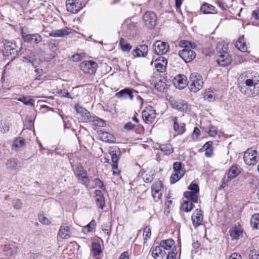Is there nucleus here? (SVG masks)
Instances as JSON below:
<instances>
[{"mask_svg": "<svg viewBox=\"0 0 259 259\" xmlns=\"http://www.w3.org/2000/svg\"><path fill=\"white\" fill-rule=\"evenodd\" d=\"M188 83L190 91L192 92L196 93L203 87V81L202 77L198 73H191Z\"/></svg>", "mask_w": 259, "mask_h": 259, "instance_id": "f257e3e1", "label": "nucleus"}, {"mask_svg": "<svg viewBox=\"0 0 259 259\" xmlns=\"http://www.w3.org/2000/svg\"><path fill=\"white\" fill-rule=\"evenodd\" d=\"M109 153L111 157L112 168L114 169L113 174L117 176L120 172V171L118 169V165L121 156V150L118 147L113 146L110 147Z\"/></svg>", "mask_w": 259, "mask_h": 259, "instance_id": "f03ea898", "label": "nucleus"}, {"mask_svg": "<svg viewBox=\"0 0 259 259\" xmlns=\"http://www.w3.org/2000/svg\"><path fill=\"white\" fill-rule=\"evenodd\" d=\"M188 189L190 191H186L184 193V196L188 199L191 200L194 203L198 201V196L197 194L199 193V186L195 183H191L188 187Z\"/></svg>", "mask_w": 259, "mask_h": 259, "instance_id": "7ed1b4c3", "label": "nucleus"}, {"mask_svg": "<svg viewBox=\"0 0 259 259\" xmlns=\"http://www.w3.org/2000/svg\"><path fill=\"white\" fill-rule=\"evenodd\" d=\"M257 150L248 149L244 153L243 159L244 162L248 165H254L257 161Z\"/></svg>", "mask_w": 259, "mask_h": 259, "instance_id": "20e7f679", "label": "nucleus"}, {"mask_svg": "<svg viewBox=\"0 0 259 259\" xmlns=\"http://www.w3.org/2000/svg\"><path fill=\"white\" fill-rule=\"evenodd\" d=\"M98 68V64L93 61H85L80 63V68L85 73L93 74Z\"/></svg>", "mask_w": 259, "mask_h": 259, "instance_id": "39448f33", "label": "nucleus"}, {"mask_svg": "<svg viewBox=\"0 0 259 259\" xmlns=\"http://www.w3.org/2000/svg\"><path fill=\"white\" fill-rule=\"evenodd\" d=\"M153 52L157 55H162L165 54L169 50V45L168 43L157 40L153 45Z\"/></svg>", "mask_w": 259, "mask_h": 259, "instance_id": "423d86ee", "label": "nucleus"}, {"mask_svg": "<svg viewBox=\"0 0 259 259\" xmlns=\"http://www.w3.org/2000/svg\"><path fill=\"white\" fill-rule=\"evenodd\" d=\"M143 20L145 25L149 28H153L156 25L157 16L153 12H147L144 14Z\"/></svg>", "mask_w": 259, "mask_h": 259, "instance_id": "0eeeda50", "label": "nucleus"}, {"mask_svg": "<svg viewBox=\"0 0 259 259\" xmlns=\"http://www.w3.org/2000/svg\"><path fill=\"white\" fill-rule=\"evenodd\" d=\"M17 49L15 44L6 41L4 44L3 53L5 56L10 57L11 59H14L17 55Z\"/></svg>", "mask_w": 259, "mask_h": 259, "instance_id": "6e6552de", "label": "nucleus"}, {"mask_svg": "<svg viewBox=\"0 0 259 259\" xmlns=\"http://www.w3.org/2000/svg\"><path fill=\"white\" fill-rule=\"evenodd\" d=\"M155 110L151 107H146L142 111V118L146 123H152L155 118Z\"/></svg>", "mask_w": 259, "mask_h": 259, "instance_id": "1a4fd4ad", "label": "nucleus"}, {"mask_svg": "<svg viewBox=\"0 0 259 259\" xmlns=\"http://www.w3.org/2000/svg\"><path fill=\"white\" fill-rule=\"evenodd\" d=\"M179 55L185 62L188 63L195 58L196 53L190 49H183L179 51Z\"/></svg>", "mask_w": 259, "mask_h": 259, "instance_id": "9d476101", "label": "nucleus"}, {"mask_svg": "<svg viewBox=\"0 0 259 259\" xmlns=\"http://www.w3.org/2000/svg\"><path fill=\"white\" fill-rule=\"evenodd\" d=\"M22 37L25 42L38 44L42 41V37L38 33L25 34L22 33Z\"/></svg>", "mask_w": 259, "mask_h": 259, "instance_id": "9b49d317", "label": "nucleus"}, {"mask_svg": "<svg viewBox=\"0 0 259 259\" xmlns=\"http://www.w3.org/2000/svg\"><path fill=\"white\" fill-rule=\"evenodd\" d=\"M259 82V75L256 73L253 74H246L245 76L244 83L248 88L253 87L255 89V85Z\"/></svg>", "mask_w": 259, "mask_h": 259, "instance_id": "f8f14e48", "label": "nucleus"}, {"mask_svg": "<svg viewBox=\"0 0 259 259\" xmlns=\"http://www.w3.org/2000/svg\"><path fill=\"white\" fill-rule=\"evenodd\" d=\"M175 86L179 89H183L188 85L186 76L184 75H178L173 79Z\"/></svg>", "mask_w": 259, "mask_h": 259, "instance_id": "ddd939ff", "label": "nucleus"}, {"mask_svg": "<svg viewBox=\"0 0 259 259\" xmlns=\"http://www.w3.org/2000/svg\"><path fill=\"white\" fill-rule=\"evenodd\" d=\"M203 220V215L201 210L200 209H196L193 212L191 217V220L193 226L195 228L198 227L201 225Z\"/></svg>", "mask_w": 259, "mask_h": 259, "instance_id": "4468645a", "label": "nucleus"}, {"mask_svg": "<svg viewBox=\"0 0 259 259\" xmlns=\"http://www.w3.org/2000/svg\"><path fill=\"white\" fill-rule=\"evenodd\" d=\"M152 255L155 259H166V252L160 245L151 248Z\"/></svg>", "mask_w": 259, "mask_h": 259, "instance_id": "2eb2a0df", "label": "nucleus"}, {"mask_svg": "<svg viewBox=\"0 0 259 259\" xmlns=\"http://www.w3.org/2000/svg\"><path fill=\"white\" fill-rule=\"evenodd\" d=\"M148 51V46L146 45H140L133 50V54L135 57H145L147 55Z\"/></svg>", "mask_w": 259, "mask_h": 259, "instance_id": "dca6fc26", "label": "nucleus"}, {"mask_svg": "<svg viewBox=\"0 0 259 259\" xmlns=\"http://www.w3.org/2000/svg\"><path fill=\"white\" fill-rule=\"evenodd\" d=\"M217 63L221 66H226L229 65L232 62V58L228 53L217 55Z\"/></svg>", "mask_w": 259, "mask_h": 259, "instance_id": "f3484780", "label": "nucleus"}, {"mask_svg": "<svg viewBox=\"0 0 259 259\" xmlns=\"http://www.w3.org/2000/svg\"><path fill=\"white\" fill-rule=\"evenodd\" d=\"M98 135L99 139L102 141L110 143L115 142V137L108 132L100 130L98 132Z\"/></svg>", "mask_w": 259, "mask_h": 259, "instance_id": "a211bd4d", "label": "nucleus"}, {"mask_svg": "<svg viewBox=\"0 0 259 259\" xmlns=\"http://www.w3.org/2000/svg\"><path fill=\"white\" fill-rule=\"evenodd\" d=\"M74 108L78 114H80L83 118V120L85 122H89L91 118V113L84 108L79 106L78 104H75Z\"/></svg>", "mask_w": 259, "mask_h": 259, "instance_id": "6ab92c4d", "label": "nucleus"}, {"mask_svg": "<svg viewBox=\"0 0 259 259\" xmlns=\"http://www.w3.org/2000/svg\"><path fill=\"white\" fill-rule=\"evenodd\" d=\"M71 30L70 28L65 27L61 29L53 30L49 33V35L54 37H62L70 34Z\"/></svg>", "mask_w": 259, "mask_h": 259, "instance_id": "aec40b11", "label": "nucleus"}, {"mask_svg": "<svg viewBox=\"0 0 259 259\" xmlns=\"http://www.w3.org/2000/svg\"><path fill=\"white\" fill-rule=\"evenodd\" d=\"M80 4L76 3L75 0H67L66 7L68 11L75 14L80 9Z\"/></svg>", "mask_w": 259, "mask_h": 259, "instance_id": "412c9836", "label": "nucleus"}, {"mask_svg": "<svg viewBox=\"0 0 259 259\" xmlns=\"http://www.w3.org/2000/svg\"><path fill=\"white\" fill-rule=\"evenodd\" d=\"M174 121L173 128L177 133V135H182L185 132V124L184 123H179L178 117L173 116L171 117Z\"/></svg>", "mask_w": 259, "mask_h": 259, "instance_id": "4be33fe9", "label": "nucleus"}, {"mask_svg": "<svg viewBox=\"0 0 259 259\" xmlns=\"http://www.w3.org/2000/svg\"><path fill=\"white\" fill-rule=\"evenodd\" d=\"M229 233L232 239H238L242 234L243 230L240 225H235L230 229Z\"/></svg>", "mask_w": 259, "mask_h": 259, "instance_id": "5701e85b", "label": "nucleus"}, {"mask_svg": "<svg viewBox=\"0 0 259 259\" xmlns=\"http://www.w3.org/2000/svg\"><path fill=\"white\" fill-rule=\"evenodd\" d=\"M70 228L66 224L61 226L59 230L58 235L63 239H67L70 237Z\"/></svg>", "mask_w": 259, "mask_h": 259, "instance_id": "b1692460", "label": "nucleus"}, {"mask_svg": "<svg viewBox=\"0 0 259 259\" xmlns=\"http://www.w3.org/2000/svg\"><path fill=\"white\" fill-rule=\"evenodd\" d=\"M171 105L172 108L182 112H186L189 109L188 104L183 101H171Z\"/></svg>", "mask_w": 259, "mask_h": 259, "instance_id": "393cba45", "label": "nucleus"}, {"mask_svg": "<svg viewBox=\"0 0 259 259\" xmlns=\"http://www.w3.org/2000/svg\"><path fill=\"white\" fill-rule=\"evenodd\" d=\"M133 90L128 88H125L118 93H116L115 96L118 98H127L128 97L131 100L134 99V95L133 94Z\"/></svg>", "mask_w": 259, "mask_h": 259, "instance_id": "a878e982", "label": "nucleus"}, {"mask_svg": "<svg viewBox=\"0 0 259 259\" xmlns=\"http://www.w3.org/2000/svg\"><path fill=\"white\" fill-rule=\"evenodd\" d=\"M94 193L95 194V199L97 205L101 209H103L105 202V197L103 193L101 190H96L95 191Z\"/></svg>", "mask_w": 259, "mask_h": 259, "instance_id": "bb28decb", "label": "nucleus"}, {"mask_svg": "<svg viewBox=\"0 0 259 259\" xmlns=\"http://www.w3.org/2000/svg\"><path fill=\"white\" fill-rule=\"evenodd\" d=\"M200 11L203 14H216L217 13V10L215 7L213 5L208 4L207 3H204L201 8Z\"/></svg>", "mask_w": 259, "mask_h": 259, "instance_id": "cd10ccee", "label": "nucleus"}, {"mask_svg": "<svg viewBox=\"0 0 259 259\" xmlns=\"http://www.w3.org/2000/svg\"><path fill=\"white\" fill-rule=\"evenodd\" d=\"M240 91L247 97H254L258 94V92L252 91L251 89H248L242 83H239L238 85Z\"/></svg>", "mask_w": 259, "mask_h": 259, "instance_id": "c85d7f7f", "label": "nucleus"}, {"mask_svg": "<svg viewBox=\"0 0 259 259\" xmlns=\"http://www.w3.org/2000/svg\"><path fill=\"white\" fill-rule=\"evenodd\" d=\"M174 244V241L172 239H167L165 240H162L159 245L162 247L163 250H165L166 252H168L172 249V247Z\"/></svg>", "mask_w": 259, "mask_h": 259, "instance_id": "c756f323", "label": "nucleus"}, {"mask_svg": "<svg viewBox=\"0 0 259 259\" xmlns=\"http://www.w3.org/2000/svg\"><path fill=\"white\" fill-rule=\"evenodd\" d=\"M156 62L155 63V67L156 70L161 72L164 69V67L167 64V60L164 57H159L158 59H156Z\"/></svg>", "mask_w": 259, "mask_h": 259, "instance_id": "7c9ffc66", "label": "nucleus"}, {"mask_svg": "<svg viewBox=\"0 0 259 259\" xmlns=\"http://www.w3.org/2000/svg\"><path fill=\"white\" fill-rule=\"evenodd\" d=\"M218 55L228 53V45L224 42H219L216 47Z\"/></svg>", "mask_w": 259, "mask_h": 259, "instance_id": "2f4dec72", "label": "nucleus"}, {"mask_svg": "<svg viewBox=\"0 0 259 259\" xmlns=\"http://www.w3.org/2000/svg\"><path fill=\"white\" fill-rule=\"evenodd\" d=\"M25 145V140L22 137H18L16 139L12 144L13 149H15L17 150L23 147Z\"/></svg>", "mask_w": 259, "mask_h": 259, "instance_id": "473e14b6", "label": "nucleus"}, {"mask_svg": "<svg viewBox=\"0 0 259 259\" xmlns=\"http://www.w3.org/2000/svg\"><path fill=\"white\" fill-rule=\"evenodd\" d=\"M239 173L240 171L236 166H232L228 172V178L229 179V180L234 179L236 178Z\"/></svg>", "mask_w": 259, "mask_h": 259, "instance_id": "72a5a7b5", "label": "nucleus"}, {"mask_svg": "<svg viewBox=\"0 0 259 259\" xmlns=\"http://www.w3.org/2000/svg\"><path fill=\"white\" fill-rule=\"evenodd\" d=\"M119 45L121 50L125 52H129L132 48L131 45L122 38H120Z\"/></svg>", "mask_w": 259, "mask_h": 259, "instance_id": "f704fd0d", "label": "nucleus"}, {"mask_svg": "<svg viewBox=\"0 0 259 259\" xmlns=\"http://www.w3.org/2000/svg\"><path fill=\"white\" fill-rule=\"evenodd\" d=\"M250 225L253 229H259V214H255L252 216Z\"/></svg>", "mask_w": 259, "mask_h": 259, "instance_id": "c9c22d12", "label": "nucleus"}, {"mask_svg": "<svg viewBox=\"0 0 259 259\" xmlns=\"http://www.w3.org/2000/svg\"><path fill=\"white\" fill-rule=\"evenodd\" d=\"M193 202H194L190 199L185 201L182 205V209L186 212L191 211L193 208Z\"/></svg>", "mask_w": 259, "mask_h": 259, "instance_id": "e433bc0d", "label": "nucleus"}, {"mask_svg": "<svg viewBox=\"0 0 259 259\" xmlns=\"http://www.w3.org/2000/svg\"><path fill=\"white\" fill-rule=\"evenodd\" d=\"M17 164L18 160L14 158H12L7 161L6 167L8 169L15 170Z\"/></svg>", "mask_w": 259, "mask_h": 259, "instance_id": "4c0bfd02", "label": "nucleus"}, {"mask_svg": "<svg viewBox=\"0 0 259 259\" xmlns=\"http://www.w3.org/2000/svg\"><path fill=\"white\" fill-rule=\"evenodd\" d=\"M18 101H20L23 103L25 105H29L31 106H34V101L32 98H31L29 96L26 97L23 96L21 98H19L17 99Z\"/></svg>", "mask_w": 259, "mask_h": 259, "instance_id": "58836bf2", "label": "nucleus"}, {"mask_svg": "<svg viewBox=\"0 0 259 259\" xmlns=\"http://www.w3.org/2000/svg\"><path fill=\"white\" fill-rule=\"evenodd\" d=\"M236 47L240 51L245 52L247 51V46L243 41V37L239 38L235 44Z\"/></svg>", "mask_w": 259, "mask_h": 259, "instance_id": "ea45409f", "label": "nucleus"}, {"mask_svg": "<svg viewBox=\"0 0 259 259\" xmlns=\"http://www.w3.org/2000/svg\"><path fill=\"white\" fill-rule=\"evenodd\" d=\"M160 150L163 153L164 155H168L172 153L174 151L172 148L169 144L161 145L159 146Z\"/></svg>", "mask_w": 259, "mask_h": 259, "instance_id": "a19ab883", "label": "nucleus"}, {"mask_svg": "<svg viewBox=\"0 0 259 259\" xmlns=\"http://www.w3.org/2000/svg\"><path fill=\"white\" fill-rule=\"evenodd\" d=\"M96 225V223L95 221L93 220L88 225L83 228L82 232L84 234H88L94 229Z\"/></svg>", "mask_w": 259, "mask_h": 259, "instance_id": "79ce46f5", "label": "nucleus"}, {"mask_svg": "<svg viewBox=\"0 0 259 259\" xmlns=\"http://www.w3.org/2000/svg\"><path fill=\"white\" fill-rule=\"evenodd\" d=\"M182 162H175L173 164V169L175 172L181 173L182 175H184L185 170L183 167H182Z\"/></svg>", "mask_w": 259, "mask_h": 259, "instance_id": "37998d69", "label": "nucleus"}, {"mask_svg": "<svg viewBox=\"0 0 259 259\" xmlns=\"http://www.w3.org/2000/svg\"><path fill=\"white\" fill-rule=\"evenodd\" d=\"M155 88L159 92H163L166 88V84L162 79H159L154 85Z\"/></svg>", "mask_w": 259, "mask_h": 259, "instance_id": "c03bdc74", "label": "nucleus"}, {"mask_svg": "<svg viewBox=\"0 0 259 259\" xmlns=\"http://www.w3.org/2000/svg\"><path fill=\"white\" fill-rule=\"evenodd\" d=\"M91 119H90L89 122H92L96 125L99 126H103L104 124V121L103 119H101L96 116H91Z\"/></svg>", "mask_w": 259, "mask_h": 259, "instance_id": "a18cd8bd", "label": "nucleus"}, {"mask_svg": "<svg viewBox=\"0 0 259 259\" xmlns=\"http://www.w3.org/2000/svg\"><path fill=\"white\" fill-rule=\"evenodd\" d=\"M92 251L94 255H98L101 252V245L96 242L92 243Z\"/></svg>", "mask_w": 259, "mask_h": 259, "instance_id": "49530a36", "label": "nucleus"}, {"mask_svg": "<svg viewBox=\"0 0 259 259\" xmlns=\"http://www.w3.org/2000/svg\"><path fill=\"white\" fill-rule=\"evenodd\" d=\"M86 172V171L84 170L83 167L81 165L79 164L76 165L74 173L77 177L81 176L82 175L85 174Z\"/></svg>", "mask_w": 259, "mask_h": 259, "instance_id": "de8ad7c7", "label": "nucleus"}, {"mask_svg": "<svg viewBox=\"0 0 259 259\" xmlns=\"http://www.w3.org/2000/svg\"><path fill=\"white\" fill-rule=\"evenodd\" d=\"M78 180L82 184L88 186L90 183L89 178L87 176V172L82 175L81 176L77 177Z\"/></svg>", "mask_w": 259, "mask_h": 259, "instance_id": "09e8293b", "label": "nucleus"}, {"mask_svg": "<svg viewBox=\"0 0 259 259\" xmlns=\"http://www.w3.org/2000/svg\"><path fill=\"white\" fill-rule=\"evenodd\" d=\"M184 175H182L180 172H175L172 174L170 178V183L172 184L175 183L178 181Z\"/></svg>", "mask_w": 259, "mask_h": 259, "instance_id": "8fccbe9b", "label": "nucleus"}, {"mask_svg": "<svg viewBox=\"0 0 259 259\" xmlns=\"http://www.w3.org/2000/svg\"><path fill=\"white\" fill-rule=\"evenodd\" d=\"M163 184L161 181H156L151 186V191H162Z\"/></svg>", "mask_w": 259, "mask_h": 259, "instance_id": "3c124183", "label": "nucleus"}, {"mask_svg": "<svg viewBox=\"0 0 259 259\" xmlns=\"http://www.w3.org/2000/svg\"><path fill=\"white\" fill-rule=\"evenodd\" d=\"M204 98L209 102L213 101L215 99L214 94L212 92H207L204 93Z\"/></svg>", "mask_w": 259, "mask_h": 259, "instance_id": "603ef678", "label": "nucleus"}, {"mask_svg": "<svg viewBox=\"0 0 259 259\" xmlns=\"http://www.w3.org/2000/svg\"><path fill=\"white\" fill-rule=\"evenodd\" d=\"M38 219L39 222L42 224L48 225L51 223V221L43 214H39Z\"/></svg>", "mask_w": 259, "mask_h": 259, "instance_id": "864d4df0", "label": "nucleus"}, {"mask_svg": "<svg viewBox=\"0 0 259 259\" xmlns=\"http://www.w3.org/2000/svg\"><path fill=\"white\" fill-rule=\"evenodd\" d=\"M22 203L21 200L18 199H15L13 202V207L17 210L21 209Z\"/></svg>", "mask_w": 259, "mask_h": 259, "instance_id": "5fc2aeb1", "label": "nucleus"}, {"mask_svg": "<svg viewBox=\"0 0 259 259\" xmlns=\"http://www.w3.org/2000/svg\"><path fill=\"white\" fill-rule=\"evenodd\" d=\"M161 191H157V190H155L154 191H151L153 198L155 201H157L160 199V198L162 196V192Z\"/></svg>", "mask_w": 259, "mask_h": 259, "instance_id": "6e6d98bb", "label": "nucleus"}, {"mask_svg": "<svg viewBox=\"0 0 259 259\" xmlns=\"http://www.w3.org/2000/svg\"><path fill=\"white\" fill-rule=\"evenodd\" d=\"M151 229L148 227H146L144 229L143 236L145 240H147L151 236Z\"/></svg>", "mask_w": 259, "mask_h": 259, "instance_id": "4d7b16f0", "label": "nucleus"}, {"mask_svg": "<svg viewBox=\"0 0 259 259\" xmlns=\"http://www.w3.org/2000/svg\"><path fill=\"white\" fill-rule=\"evenodd\" d=\"M95 183L97 186L99 187L102 190H106V188L105 186H104L103 182L102 181H101L99 179H96L95 180Z\"/></svg>", "mask_w": 259, "mask_h": 259, "instance_id": "13d9d810", "label": "nucleus"}, {"mask_svg": "<svg viewBox=\"0 0 259 259\" xmlns=\"http://www.w3.org/2000/svg\"><path fill=\"white\" fill-rule=\"evenodd\" d=\"M249 259H259V253L255 250H252L249 254Z\"/></svg>", "mask_w": 259, "mask_h": 259, "instance_id": "bf43d9fd", "label": "nucleus"}, {"mask_svg": "<svg viewBox=\"0 0 259 259\" xmlns=\"http://www.w3.org/2000/svg\"><path fill=\"white\" fill-rule=\"evenodd\" d=\"M212 148V142L211 141H209L206 142L202 147L201 150L205 151L209 149H211Z\"/></svg>", "mask_w": 259, "mask_h": 259, "instance_id": "052dcab7", "label": "nucleus"}, {"mask_svg": "<svg viewBox=\"0 0 259 259\" xmlns=\"http://www.w3.org/2000/svg\"><path fill=\"white\" fill-rule=\"evenodd\" d=\"M166 259H176V253L172 250L166 252Z\"/></svg>", "mask_w": 259, "mask_h": 259, "instance_id": "680f3d73", "label": "nucleus"}, {"mask_svg": "<svg viewBox=\"0 0 259 259\" xmlns=\"http://www.w3.org/2000/svg\"><path fill=\"white\" fill-rule=\"evenodd\" d=\"M180 45L184 49H190V45H191V42L187 40H181Z\"/></svg>", "mask_w": 259, "mask_h": 259, "instance_id": "e2e57ef3", "label": "nucleus"}, {"mask_svg": "<svg viewBox=\"0 0 259 259\" xmlns=\"http://www.w3.org/2000/svg\"><path fill=\"white\" fill-rule=\"evenodd\" d=\"M217 3L218 6L223 10H226L228 7V6L226 4V3H224L222 0H218Z\"/></svg>", "mask_w": 259, "mask_h": 259, "instance_id": "0e129e2a", "label": "nucleus"}, {"mask_svg": "<svg viewBox=\"0 0 259 259\" xmlns=\"http://www.w3.org/2000/svg\"><path fill=\"white\" fill-rule=\"evenodd\" d=\"M209 136L211 137H215L217 135V129L214 126H211L209 128V130L208 132Z\"/></svg>", "mask_w": 259, "mask_h": 259, "instance_id": "69168bd1", "label": "nucleus"}, {"mask_svg": "<svg viewBox=\"0 0 259 259\" xmlns=\"http://www.w3.org/2000/svg\"><path fill=\"white\" fill-rule=\"evenodd\" d=\"M200 131L198 127H195L194 128L193 133V138L195 139H197L200 136Z\"/></svg>", "mask_w": 259, "mask_h": 259, "instance_id": "338daca9", "label": "nucleus"}, {"mask_svg": "<svg viewBox=\"0 0 259 259\" xmlns=\"http://www.w3.org/2000/svg\"><path fill=\"white\" fill-rule=\"evenodd\" d=\"M84 56L83 54H76L72 56V59L74 61H78L81 60Z\"/></svg>", "mask_w": 259, "mask_h": 259, "instance_id": "774afa93", "label": "nucleus"}]
</instances>
